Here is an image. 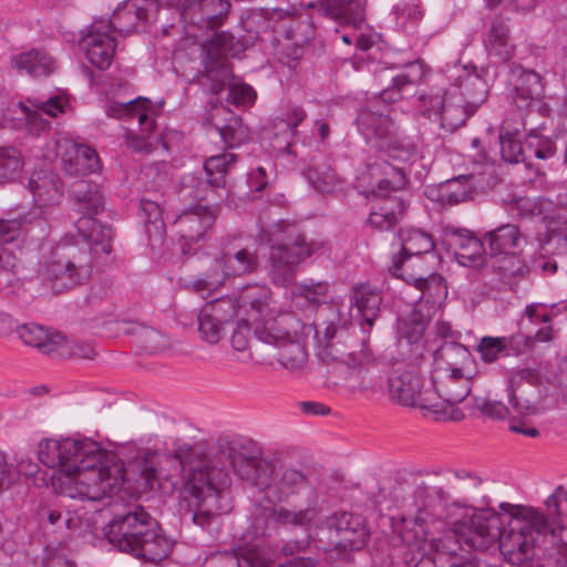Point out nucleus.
I'll return each mask as SVG.
<instances>
[{
  "label": "nucleus",
  "mask_w": 567,
  "mask_h": 567,
  "mask_svg": "<svg viewBox=\"0 0 567 567\" xmlns=\"http://www.w3.org/2000/svg\"><path fill=\"white\" fill-rule=\"evenodd\" d=\"M105 537L120 551L151 563L166 558L173 547L157 522L142 506L115 515L105 527Z\"/></svg>",
  "instance_id": "obj_4"
},
{
  "label": "nucleus",
  "mask_w": 567,
  "mask_h": 567,
  "mask_svg": "<svg viewBox=\"0 0 567 567\" xmlns=\"http://www.w3.org/2000/svg\"><path fill=\"white\" fill-rule=\"evenodd\" d=\"M61 495L69 498L101 501L117 493L124 483V464L97 442L66 437Z\"/></svg>",
  "instance_id": "obj_2"
},
{
  "label": "nucleus",
  "mask_w": 567,
  "mask_h": 567,
  "mask_svg": "<svg viewBox=\"0 0 567 567\" xmlns=\"http://www.w3.org/2000/svg\"><path fill=\"white\" fill-rule=\"evenodd\" d=\"M350 299L351 306L362 318V329L365 331V326L371 328L379 316L382 303L381 291L368 282H360L353 286Z\"/></svg>",
  "instance_id": "obj_32"
},
{
  "label": "nucleus",
  "mask_w": 567,
  "mask_h": 567,
  "mask_svg": "<svg viewBox=\"0 0 567 567\" xmlns=\"http://www.w3.org/2000/svg\"><path fill=\"white\" fill-rule=\"evenodd\" d=\"M71 148L74 157L70 158L71 165L75 166V172H95L100 167V159L94 148L85 144L73 143Z\"/></svg>",
  "instance_id": "obj_52"
},
{
  "label": "nucleus",
  "mask_w": 567,
  "mask_h": 567,
  "mask_svg": "<svg viewBox=\"0 0 567 567\" xmlns=\"http://www.w3.org/2000/svg\"><path fill=\"white\" fill-rule=\"evenodd\" d=\"M257 249L243 246L236 238L221 244L220 257L213 260L210 267L188 282L197 292L218 289L228 277L251 275L259 268Z\"/></svg>",
  "instance_id": "obj_11"
},
{
  "label": "nucleus",
  "mask_w": 567,
  "mask_h": 567,
  "mask_svg": "<svg viewBox=\"0 0 567 567\" xmlns=\"http://www.w3.org/2000/svg\"><path fill=\"white\" fill-rule=\"evenodd\" d=\"M219 207L216 204L187 206L173 221V228L181 239L197 243L204 239L214 226Z\"/></svg>",
  "instance_id": "obj_19"
},
{
  "label": "nucleus",
  "mask_w": 567,
  "mask_h": 567,
  "mask_svg": "<svg viewBox=\"0 0 567 567\" xmlns=\"http://www.w3.org/2000/svg\"><path fill=\"white\" fill-rule=\"evenodd\" d=\"M307 117L306 111L299 105H289L278 115L271 125L269 135L274 137L272 148L278 152H290L291 138L298 125Z\"/></svg>",
  "instance_id": "obj_29"
},
{
  "label": "nucleus",
  "mask_w": 567,
  "mask_h": 567,
  "mask_svg": "<svg viewBox=\"0 0 567 567\" xmlns=\"http://www.w3.org/2000/svg\"><path fill=\"white\" fill-rule=\"evenodd\" d=\"M424 74V66L419 60L405 64L403 71L392 79V86L384 89L359 111L357 126L361 135L393 158L408 159L414 147L409 141L400 140L389 104L401 100L408 87L417 84Z\"/></svg>",
  "instance_id": "obj_3"
},
{
  "label": "nucleus",
  "mask_w": 567,
  "mask_h": 567,
  "mask_svg": "<svg viewBox=\"0 0 567 567\" xmlns=\"http://www.w3.org/2000/svg\"><path fill=\"white\" fill-rule=\"evenodd\" d=\"M472 175H461L442 183L437 189V200L456 205L467 200L473 193Z\"/></svg>",
  "instance_id": "obj_45"
},
{
  "label": "nucleus",
  "mask_w": 567,
  "mask_h": 567,
  "mask_svg": "<svg viewBox=\"0 0 567 567\" xmlns=\"http://www.w3.org/2000/svg\"><path fill=\"white\" fill-rule=\"evenodd\" d=\"M330 532H334L331 543L340 553L362 549L369 538L364 519L361 515L348 512L334 513L327 519Z\"/></svg>",
  "instance_id": "obj_18"
},
{
  "label": "nucleus",
  "mask_w": 567,
  "mask_h": 567,
  "mask_svg": "<svg viewBox=\"0 0 567 567\" xmlns=\"http://www.w3.org/2000/svg\"><path fill=\"white\" fill-rule=\"evenodd\" d=\"M140 339L145 351L150 353L158 352L167 346L166 337L151 328H142Z\"/></svg>",
  "instance_id": "obj_64"
},
{
  "label": "nucleus",
  "mask_w": 567,
  "mask_h": 567,
  "mask_svg": "<svg viewBox=\"0 0 567 567\" xmlns=\"http://www.w3.org/2000/svg\"><path fill=\"white\" fill-rule=\"evenodd\" d=\"M447 90H456L457 99H462L470 110L476 112L486 97L487 84L476 73H467Z\"/></svg>",
  "instance_id": "obj_39"
},
{
  "label": "nucleus",
  "mask_w": 567,
  "mask_h": 567,
  "mask_svg": "<svg viewBox=\"0 0 567 567\" xmlns=\"http://www.w3.org/2000/svg\"><path fill=\"white\" fill-rule=\"evenodd\" d=\"M230 555L238 561V567H271L274 564L271 555L258 544H249L235 548Z\"/></svg>",
  "instance_id": "obj_46"
},
{
  "label": "nucleus",
  "mask_w": 567,
  "mask_h": 567,
  "mask_svg": "<svg viewBox=\"0 0 567 567\" xmlns=\"http://www.w3.org/2000/svg\"><path fill=\"white\" fill-rule=\"evenodd\" d=\"M266 240L270 248L267 274L278 287L292 284L298 267L321 247V244L308 239L296 223L288 220L274 224L266 231Z\"/></svg>",
  "instance_id": "obj_5"
},
{
  "label": "nucleus",
  "mask_w": 567,
  "mask_h": 567,
  "mask_svg": "<svg viewBox=\"0 0 567 567\" xmlns=\"http://www.w3.org/2000/svg\"><path fill=\"white\" fill-rule=\"evenodd\" d=\"M183 470L179 509L184 518L206 528L228 511L224 494L230 485V468L243 481L260 488L278 502L306 496L316 502V489L308 474L297 467H281L276 472L272 462L261 455L249 441L218 439L208 449L202 445L182 446L176 452Z\"/></svg>",
  "instance_id": "obj_1"
},
{
  "label": "nucleus",
  "mask_w": 567,
  "mask_h": 567,
  "mask_svg": "<svg viewBox=\"0 0 567 567\" xmlns=\"http://www.w3.org/2000/svg\"><path fill=\"white\" fill-rule=\"evenodd\" d=\"M507 83L512 87V97L518 109H528L539 102L545 93L542 75L520 64L508 65Z\"/></svg>",
  "instance_id": "obj_26"
},
{
  "label": "nucleus",
  "mask_w": 567,
  "mask_h": 567,
  "mask_svg": "<svg viewBox=\"0 0 567 567\" xmlns=\"http://www.w3.org/2000/svg\"><path fill=\"white\" fill-rule=\"evenodd\" d=\"M233 299L236 301L237 311L244 308L255 327L267 324L270 320H277L280 315L288 313L272 300L271 291L265 285L247 286L238 298Z\"/></svg>",
  "instance_id": "obj_21"
},
{
  "label": "nucleus",
  "mask_w": 567,
  "mask_h": 567,
  "mask_svg": "<svg viewBox=\"0 0 567 567\" xmlns=\"http://www.w3.org/2000/svg\"><path fill=\"white\" fill-rule=\"evenodd\" d=\"M550 529L545 514L534 507L516 506L499 537L505 560L520 566L533 558L537 537Z\"/></svg>",
  "instance_id": "obj_9"
},
{
  "label": "nucleus",
  "mask_w": 567,
  "mask_h": 567,
  "mask_svg": "<svg viewBox=\"0 0 567 567\" xmlns=\"http://www.w3.org/2000/svg\"><path fill=\"white\" fill-rule=\"evenodd\" d=\"M208 121L229 148L239 146L250 138L248 127L225 106L214 107Z\"/></svg>",
  "instance_id": "obj_28"
},
{
  "label": "nucleus",
  "mask_w": 567,
  "mask_h": 567,
  "mask_svg": "<svg viewBox=\"0 0 567 567\" xmlns=\"http://www.w3.org/2000/svg\"><path fill=\"white\" fill-rule=\"evenodd\" d=\"M95 266L87 247L60 244L41 266L40 275L54 292L61 293L85 285Z\"/></svg>",
  "instance_id": "obj_10"
},
{
  "label": "nucleus",
  "mask_w": 567,
  "mask_h": 567,
  "mask_svg": "<svg viewBox=\"0 0 567 567\" xmlns=\"http://www.w3.org/2000/svg\"><path fill=\"white\" fill-rule=\"evenodd\" d=\"M506 349V338L483 337L477 346L481 358L486 363H492Z\"/></svg>",
  "instance_id": "obj_58"
},
{
  "label": "nucleus",
  "mask_w": 567,
  "mask_h": 567,
  "mask_svg": "<svg viewBox=\"0 0 567 567\" xmlns=\"http://www.w3.org/2000/svg\"><path fill=\"white\" fill-rule=\"evenodd\" d=\"M215 188L208 179H203L195 174H186L181 179L178 197L187 206L213 204Z\"/></svg>",
  "instance_id": "obj_37"
},
{
  "label": "nucleus",
  "mask_w": 567,
  "mask_h": 567,
  "mask_svg": "<svg viewBox=\"0 0 567 567\" xmlns=\"http://www.w3.org/2000/svg\"><path fill=\"white\" fill-rule=\"evenodd\" d=\"M339 339L334 323H328L322 331L315 327L317 355L321 361H340L351 368L362 367L369 362L370 357L365 351L348 352V347Z\"/></svg>",
  "instance_id": "obj_24"
},
{
  "label": "nucleus",
  "mask_w": 567,
  "mask_h": 567,
  "mask_svg": "<svg viewBox=\"0 0 567 567\" xmlns=\"http://www.w3.org/2000/svg\"><path fill=\"white\" fill-rule=\"evenodd\" d=\"M21 223L17 219H0V289L9 287L16 279L18 260L7 245L18 238Z\"/></svg>",
  "instance_id": "obj_30"
},
{
  "label": "nucleus",
  "mask_w": 567,
  "mask_h": 567,
  "mask_svg": "<svg viewBox=\"0 0 567 567\" xmlns=\"http://www.w3.org/2000/svg\"><path fill=\"white\" fill-rule=\"evenodd\" d=\"M235 161L236 155L233 153L214 155L205 161L204 169L208 176V181L213 186L216 188L225 187V176L229 172Z\"/></svg>",
  "instance_id": "obj_49"
},
{
  "label": "nucleus",
  "mask_w": 567,
  "mask_h": 567,
  "mask_svg": "<svg viewBox=\"0 0 567 567\" xmlns=\"http://www.w3.org/2000/svg\"><path fill=\"white\" fill-rule=\"evenodd\" d=\"M258 40V32L249 31L245 37H234L221 31L215 33L203 45L204 70L197 75L198 83L213 94L220 93L235 79L227 55L237 56Z\"/></svg>",
  "instance_id": "obj_8"
},
{
  "label": "nucleus",
  "mask_w": 567,
  "mask_h": 567,
  "mask_svg": "<svg viewBox=\"0 0 567 567\" xmlns=\"http://www.w3.org/2000/svg\"><path fill=\"white\" fill-rule=\"evenodd\" d=\"M268 516L271 523L277 525L307 528L316 517V509L311 504L299 511H292L284 506H272L268 508Z\"/></svg>",
  "instance_id": "obj_44"
},
{
  "label": "nucleus",
  "mask_w": 567,
  "mask_h": 567,
  "mask_svg": "<svg viewBox=\"0 0 567 567\" xmlns=\"http://www.w3.org/2000/svg\"><path fill=\"white\" fill-rule=\"evenodd\" d=\"M107 25L106 20H95L79 42L89 62L101 70H106L111 65L116 48Z\"/></svg>",
  "instance_id": "obj_25"
},
{
  "label": "nucleus",
  "mask_w": 567,
  "mask_h": 567,
  "mask_svg": "<svg viewBox=\"0 0 567 567\" xmlns=\"http://www.w3.org/2000/svg\"><path fill=\"white\" fill-rule=\"evenodd\" d=\"M485 47L491 55H495L503 61H507L513 55L514 45L509 41V29L502 17L493 18Z\"/></svg>",
  "instance_id": "obj_40"
},
{
  "label": "nucleus",
  "mask_w": 567,
  "mask_h": 567,
  "mask_svg": "<svg viewBox=\"0 0 567 567\" xmlns=\"http://www.w3.org/2000/svg\"><path fill=\"white\" fill-rule=\"evenodd\" d=\"M53 333L34 323L22 324L18 329L20 339L27 346L34 347L43 353H47Z\"/></svg>",
  "instance_id": "obj_51"
},
{
  "label": "nucleus",
  "mask_w": 567,
  "mask_h": 567,
  "mask_svg": "<svg viewBox=\"0 0 567 567\" xmlns=\"http://www.w3.org/2000/svg\"><path fill=\"white\" fill-rule=\"evenodd\" d=\"M11 63L18 72H24L33 78L48 76L55 69L53 58L45 51L38 49H31L14 55Z\"/></svg>",
  "instance_id": "obj_35"
},
{
  "label": "nucleus",
  "mask_w": 567,
  "mask_h": 567,
  "mask_svg": "<svg viewBox=\"0 0 567 567\" xmlns=\"http://www.w3.org/2000/svg\"><path fill=\"white\" fill-rule=\"evenodd\" d=\"M29 189L34 204L39 207L56 205L63 198L60 178L52 171L34 172L29 179Z\"/></svg>",
  "instance_id": "obj_31"
},
{
  "label": "nucleus",
  "mask_w": 567,
  "mask_h": 567,
  "mask_svg": "<svg viewBox=\"0 0 567 567\" xmlns=\"http://www.w3.org/2000/svg\"><path fill=\"white\" fill-rule=\"evenodd\" d=\"M375 169H381L385 177L380 179L377 188L372 190L377 198L372 203L368 224L372 229L389 231L403 219L408 209V203L402 196L388 193L395 188L394 183L403 179V174L401 168H396L385 161L373 164L371 174H374Z\"/></svg>",
  "instance_id": "obj_13"
},
{
  "label": "nucleus",
  "mask_w": 567,
  "mask_h": 567,
  "mask_svg": "<svg viewBox=\"0 0 567 567\" xmlns=\"http://www.w3.org/2000/svg\"><path fill=\"white\" fill-rule=\"evenodd\" d=\"M66 439H44L38 445L39 461L50 468L60 467L64 473L65 454L64 446Z\"/></svg>",
  "instance_id": "obj_50"
},
{
  "label": "nucleus",
  "mask_w": 567,
  "mask_h": 567,
  "mask_svg": "<svg viewBox=\"0 0 567 567\" xmlns=\"http://www.w3.org/2000/svg\"><path fill=\"white\" fill-rule=\"evenodd\" d=\"M329 285L327 281H315L307 279L303 282L296 285L293 295L303 297L307 301L319 305L327 298Z\"/></svg>",
  "instance_id": "obj_54"
},
{
  "label": "nucleus",
  "mask_w": 567,
  "mask_h": 567,
  "mask_svg": "<svg viewBox=\"0 0 567 567\" xmlns=\"http://www.w3.org/2000/svg\"><path fill=\"white\" fill-rule=\"evenodd\" d=\"M468 511L472 512L470 518L456 523L455 534L471 547L485 550L498 539L503 530V516L474 507H468Z\"/></svg>",
  "instance_id": "obj_16"
},
{
  "label": "nucleus",
  "mask_w": 567,
  "mask_h": 567,
  "mask_svg": "<svg viewBox=\"0 0 567 567\" xmlns=\"http://www.w3.org/2000/svg\"><path fill=\"white\" fill-rule=\"evenodd\" d=\"M159 11L157 0H125L118 6L110 20H106L107 30H113L121 35H127L140 25L154 20Z\"/></svg>",
  "instance_id": "obj_20"
},
{
  "label": "nucleus",
  "mask_w": 567,
  "mask_h": 567,
  "mask_svg": "<svg viewBox=\"0 0 567 567\" xmlns=\"http://www.w3.org/2000/svg\"><path fill=\"white\" fill-rule=\"evenodd\" d=\"M481 484L482 480L478 476L465 471L455 472L453 481L450 482L451 488L463 494L475 492Z\"/></svg>",
  "instance_id": "obj_63"
},
{
  "label": "nucleus",
  "mask_w": 567,
  "mask_h": 567,
  "mask_svg": "<svg viewBox=\"0 0 567 567\" xmlns=\"http://www.w3.org/2000/svg\"><path fill=\"white\" fill-rule=\"evenodd\" d=\"M71 197L74 202V210L80 215L74 226L83 237V241L75 244L78 247H87L93 262L100 265L112 251L114 231L112 227L102 225L93 218L103 210L104 199L95 185L86 181L73 184Z\"/></svg>",
  "instance_id": "obj_6"
},
{
  "label": "nucleus",
  "mask_w": 567,
  "mask_h": 567,
  "mask_svg": "<svg viewBox=\"0 0 567 567\" xmlns=\"http://www.w3.org/2000/svg\"><path fill=\"white\" fill-rule=\"evenodd\" d=\"M145 102L146 100L143 99L113 102L106 105L105 114L107 117L115 118L136 117L142 131L148 133L153 131L154 123L145 111Z\"/></svg>",
  "instance_id": "obj_41"
},
{
  "label": "nucleus",
  "mask_w": 567,
  "mask_h": 567,
  "mask_svg": "<svg viewBox=\"0 0 567 567\" xmlns=\"http://www.w3.org/2000/svg\"><path fill=\"white\" fill-rule=\"evenodd\" d=\"M270 517L268 516V508H264L260 513H256L251 517L250 525L246 528L243 537L245 542L256 540L266 536L270 530Z\"/></svg>",
  "instance_id": "obj_61"
},
{
  "label": "nucleus",
  "mask_w": 567,
  "mask_h": 567,
  "mask_svg": "<svg viewBox=\"0 0 567 567\" xmlns=\"http://www.w3.org/2000/svg\"><path fill=\"white\" fill-rule=\"evenodd\" d=\"M526 147L539 159H548L556 154L555 142L549 137L538 134L537 128L529 130L526 136Z\"/></svg>",
  "instance_id": "obj_53"
},
{
  "label": "nucleus",
  "mask_w": 567,
  "mask_h": 567,
  "mask_svg": "<svg viewBox=\"0 0 567 567\" xmlns=\"http://www.w3.org/2000/svg\"><path fill=\"white\" fill-rule=\"evenodd\" d=\"M395 275L402 277L409 286L419 291V296L414 299L415 307L422 308L424 311L431 310L432 315L447 296L445 280L439 274L432 272L429 276H416L408 272L403 260L401 264L395 260Z\"/></svg>",
  "instance_id": "obj_23"
},
{
  "label": "nucleus",
  "mask_w": 567,
  "mask_h": 567,
  "mask_svg": "<svg viewBox=\"0 0 567 567\" xmlns=\"http://www.w3.org/2000/svg\"><path fill=\"white\" fill-rule=\"evenodd\" d=\"M227 101L236 106H246L252 104L256 99L255 90L250 85L240 82L236 78L227 86Z\"/></svg>",
  "instance_id": "obj_57"
},
{
  "label": "nucleus",
  "mask_w": 567,
  "mask_h": 567,
  "mask_svg": "<svg viewBox=\"0 0 567 567\" xmlns=\"http://www.w3.org/2000/svg\"><path fill=\"white\" fill-rule=\"evenodd\" d=\"M501 154L507 163H519L525 161V151L519 140L512 133L499 135Z\"/></svg>",
  "instance_id": "obj_55"
},
{
  "label": "nucleus",
  "mask_w": 567,
  "mask_h": 567,
  "mask_svg": "<svg viewBox=\"0 0 567 567\" xmlns=\"http://www.w3.org/2000/svg\"><path fill=\"white\" fill-rule=\"evenodd\" d=\"M18 106L22 111L27 122L39 131L44 128L47 124L41 117L40 112L55 117L58 114L64 112L65 103L61 96H53L45 101L29 97L25 101L19 102Z\"/></svg>",
  "instance_id": "obj_34"
},
{
  "label": "nucleus",
  "mask_w": 567,
  "mask_h": 567,
  "mask_svg": "<svg viewBox=\"0 0 567 567\" xmlns=\"http://www.w3.org/2000/svg\"><path fill=\"white\" fill-rule=\"evenodd\" d=\"M431 317V310L424 311V309L414 306L410 313L399 321L398 333L400 338L409 344L417 343L423 337Z\"/></svg>",
  "instance_id": "obj_42"
},
{
  "label": "nucleus",
  "mask_w": 567,
  "mask_h": 567,
  "mask_svg": "<svg viewBox=\"0 0 567 567\" xmlns=\"http://www.w3.org/2000/svg\"><path fill=\"white\" fill-rule=\"evenodd\" d=\"M23 167L24 159L19 150L12 146L0 147V184L18 179Z\"/></svg>",
  "instance_id": "obj_48"
},
{
  "label": "nucleus",
  "mask_w": 567,
  "mask_h": 567,
  "mask_svg": "<svg viewBox=\"0 0 567 567\" xmlns=\"http://www.w3.org/2000/svg\"><path fill=\"white\" fill-rule=\"evenodd\" d=\"M389 393L396 403L431 412L437 421H462L465 417L460 409L450 412L442 409L433 390L424 389L422 378L414 371L395 369L389 378Z\"/></svg>",
  "instance_id": "obj_12"
},
{
  "label": "nucleus",
  "mask_w": 567,
  "mask_h": 567,
  "mask_svg": "<svg viewBox=\"0 0 567 567\" xmlns=\"http://www.w3.org/2000/svg\"><path fill=\"white\" fill-rule=\"evenodd\" d=\"M439 354L450 365L467 361L471 357V352L465 346L453 340H445L439 349Z\"/></svg>",
  "instance_id": "obj_59"
},
{
  "label": "nucleus",
  "mask_w": 567,
  "mask_h": 567,
  "mask_svg": "<svg viewBox=\"0 0 567 567\" xmlns=\"http://www.w3.org/2000/svg\"><path fill=\"white\" fill-rule=\"evenodd\" d=\"M76 340H69L63 334L54 332L47 354H54L60 358H72L75 357Z\"/></svg>",
  "instance_id": "obj_62"
},
{
  "label": "nucleus",
  "mask_w": 567,
  "mask_h": 567,
  "mask_svg": "<svg viewBox=\"0 0 567 567\" xmlns=\"http://www.w3.org/2000/svg\"><path fill=\"white\" fill-rule=\"evenodd\" d=\"M236 315L237 306L231 297H221L206 302L196 316L200 339L208 344L218 343L226 333V326Z\"/></svg>",
  "instance_id": "obj_17"
},
{
  "label": "nucleus",
  "mask_w": 567,
  "mask_h": 567,
  "mask_svg": "<svg viewBox=\"0 0 567 567\" xmlns=\"http://www.w3.org/2000/svg\"><path fill=\"white\" fill-rule=\"evenodd\" d=\"M493 255H509L515 250H520L525 244V238L518 227L513 224L502 225L485 235Z\"/></svg>",
  "instance_id": "obj_36"
},
{
  "label": "nucleus",
  "mask_w": 567,
  "mask_h": 567,
  "mask_svg": "<svg viewBox=\"0 0 567 567\" xmlns=\"http://www.w3.org/2000/svg\"><path fill=\"white\" fill-rule=\"evenodd\" d=\"M433 393L442 409L450 412L464 401L472 389V378L461 368L439 369L432 377Z\"/></svg>",
  "instance_id": "obj_22"
},
{
  "label": "nucleus",
  "mask_w": 567,
  "mask_h": 567,
  "mask_svg": "<svg viewBox=\"0 0 567 567\" xmlns=\"http://www.w3.org/2000/svg\"><path fill=\"white\" fill-rule=\"evenodd\" d=\"M318 8V11L340 25L359 28L364 21L365 9L361 0H319L309 3L308 8Z\"/></svg>",
  "instance_id": "obj_27"
},
{
  "label": "nucleus",
  "mask_w": 567,
  "mask_h": 567,
  "mask_svg": "<svg viewBox=\"0 0 567 567\" xmlns=\"http://www.w3.org/2000/svg\"><path fill=\"white\" fill-rule=\"evenodd\" d=\"M414 499L417 508V514L414 518L416 524L423 525L429 520L441 519L444 516L443 511H441L433 496L421 499L416 496L415 491Z\"/></svg>",
  "instance_id": "obj_56"
},
{
  "label": "nucleus",
  "mask_w": 567,
  "mask_h": 567,
  "mask_svg": "<svg viewBox=\"0 0 567 567\" xmlns=\"http://www.w3.org/2000/svg\"><path fill=\"white\" fill-rule=\"evenodd\" d=\"M401 244V254L393 257V269L395 270V260L401 264L403 260L406 267V260L411 256H420L427 254L434 249V240L432 236L419 228L404 227L398 234Z\"/></svg>",
  "instance_id": "obj_33"
},
{
  "label": "nucleus",
  "mask_w": 567,
  "mask_h": 567,
  "mask_svg": "<svg viewBox=\"0 0 567 567\" xmlns=\"http://www.w3.org/2000/svg\"><path fill=\"white\" fill-rule=\"evenodd\" d=\"M229 9L228 0H184L181 4V17L186 33L197 38L204 31L217 30L223 25Z\"/></svg>",
  "instance_id": "obj_15"
},
{
  "label": "nucleus",
  "mask_w": 567,
  "mask_h": 567,
  "mask_svg": "<svg viewBox=\"0 0 567 567\" xmlns=\"http://www.w3.org/2000/svg\"><path fill=\"white\" fill-rule=\"evenodd\" d=\"M306 177L319 193H332L340 184L337 174L326 162L313 163L307 169Z\"/></svg>",
  "instance_id": "obj_47"
},
{
  "label": "nucleus",
  "mask_w": 567,
  "mask_h": 567,
  "mask_svg": "<svg viewBox=\"0 0 567 567\" xmlns=\"http://www.w3.org/2000/svg\"><path fill=\"white\" fill-rule=\"evenodd\" d=\"M255 337L278 349L277 360L288 370H298L308 359L307 340L315 339V326L303 323L296 315H280L277 320L254 327Z\"/></svg>",
  "instance_id": "obj_7"
},
{
  "label": "nucleus",
  "mask_w": 567,
  "mask_h": 567,
  "mask_svg": "<svg viewBox=\"0 0 567 567\" xmlns=\"http://www.w3.org/2000/svg\"><path fill=\"white\" fill-rule=\"evenodd\" d=\"M421 113L449 133H453L465 124L475 111L470 110L462 99H457L456 90H446L444 95L422 94L419 97Z\"/></svg>",
  "instance_id": "obj_14"
},
{
  "label": "nucleus",
  "mask_w": 567,
  "mask_h": 567,
  "mask_svg": "<svg viewBox=\"0 0 567 567\" xmlns=\"http://www.w3.org/2000/svg\"><path fill=\"white\" fill-rule=\"evenodd\" d=\"M497 267L504 277H524L528 272V266L518 255V250L504 255Z\"/></svg>",
  "instance_id": "obj_60"
},
{
  "label": "nucleus",
  "mask_w": 567,
  "mask_h": 567,
  "mask_svg": "<svg viewBox=\"0 0 567 567\" xmlns=\"http://www.w3.org/2000/svg\"><path fill=\"white\" fill-rule=\"evenodd\" d=\"M141 218L143 219L148 239L151 241H162L166 227L161 204L152 198H142Z\"/></svg>",
  "instance_id": "obj_43"
},
{
  "label": "nucleus",
  "mask_w": 567,
  "mask_h": 567,
  "mask_svg": "<svg viewBox=\"0 0 567 567\" xmlns=\"http://www.w3.org/2000/svg\"><path fill=\"white\" fill-rule=\"evenodd\" d=\"M449 245L455 250L456 259L462 265L477 260L483 251V243L468 230L454 229L447 234Z\"/></svg>",
  "instance_id": "obj_38"
}]
</instances>
